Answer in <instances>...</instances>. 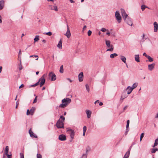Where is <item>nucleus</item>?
Here are the masks:
<instances>
[{"mask_svg": "<svg viewBox=\"0 0 158 158\" xmlns=\"http://www.w3.org/2000/svg\"><path fill=\"white\" fill-rule=\"evenodd\" d=\"M71 102V100L69 98H64L62 100V103L60 104L59 107L61 108H64L67 106Z\"/></svg>", "mask_w": 158, "mask_h": 158, "instance_id": "nucleus-2", "label": "nucleus"}, {"mask_svg": "<svg viewBox=\"0 0 158 158\" xmlns=\"http://www.w3.org/2000/svg\"><path fill=\"white\" fill-rule=\"evenodd\" d=\"M29 133L30 134V136L32 137L35 138H37V137L36 135L35 134L31 131V128L29 130Z\"/></svg>", "mask_w": 158, "mask_h": 158, "instance_id": "nucleus-14", "label": "nucleus"}, {"mask_svg": "<svg viewBox=\"0 0 158 158\" xmlns=\"http://www.w3.org/2000/svg\"><path fill=\"white\" fill-rule=\"evenodd\" d=\"M37 96H35V97L33 103H35L37 102Z\"/></svg>", "mask_w": 158, "mask_h": 158, "instance_id": "nucleus-38", "label": "nucleus"}, {"mask_svg": "<svg viewBox=\"0 0 158 158\" xmlns=\"http://www.w3.org/2000/svg\"><path fill=\"white\" fill-rule=\"evenodd\" d=\"M1 16L0 15V23H2V21L1 20Z\"/></svg>", "mask_w": 158, "mask_h": 158, "instance_id": "nucleus-58", "label": "nucleus"}, {"mask_svg": "<svg viewBox=\"0 0 158 158\" xmlns=\"http://www.w3.org/2000/svg\"><path fill=\"white\" fill-rule=\"evenodd\" d=\"M143 55L144 56H145L146 57H147V56H148V55H147V54L145 52L143 54Z\"/></svg>", "mask_w": 158, "mask_h": 158, "instance_id": "nucleus-49", "label": "nucleus"}, {"mask_svg": "<svg viewBox=\"0 0 158 158\" xmlns=\"http://www.w3.org/2000/svg\"><path fill=\"white\" fill-rule=\"evenodd\" d=\"M121 14L122 17L124 20H126V19L128 17V15L126 14L125 10L123 9H121Z\"/></svg>", "mask_w": 158, "mask_h": 158, "instance_id": "nucleus-8", "label": "nucleus"}, {"mask_svg": "<svg viewBox=\"0 0 158 158\" xmlns=\"http://www.w3.org/2000/svg\"><path fill=\"white\" fill-rule=\"evenodd\" d=\"M47 76V74H44L39 79V81L40 82V86L41 87L45 83V77Z\"/></svg>", "mask_w": 158, "mask_h": 158, "instance_id": "nucleus-4", "label": "nucleus"}, {"mask_svg": "<svg viewBox=\"0 0 158 158\" xmlns=\"http://www.w3.org/2000/svg\"><path fill=\"white\" fill-rule=\"evenodd\" d=\"M87 130V127L85 126H84L83 127V132H86Z\"/></svg>", "mask_w": 158, "mask_h": 158, "instance_id": "nucleus-43", "label": "nucleus"}, {"mask_svg": "<svg viewBox=\"0 0 158 158\" xmlns=\"http://www.w3.org/2000/svg\"><path fill=\"white\" fill-rule=\"evenodd\" d=\"M21 54V51L20 50H19V55Z\"/></svg>", "mask_w": 158, "mask_h": 158, "instance_id": "nucleus-55", "label": "nucleus"}, {"mask_svg": "<svg viewBox=\"0 0 158 158\" xmlns=\"http://www.w3.org/2000/svg\"><path fill=\"white\" fill-rule=\"evenodd\" d=\"M2 158H6V156H5L4 155H4H3Z\"/></svg>", "mask_w": 158, "mask_h": 158, "instance_id": "nucleus-64", "label": "nucleus"}, {"mask_svg": "<svg viewBox=\"0 0 158 158\" xmlns=\"http://www.w3.org/2000/svg\"><path fill=\"white\" fill-rule=\"evenodd\" d=\"M20 158H24V153H20Z\"/></svg>", "mask_w": 158, "mask_h": 158, "instance_id": "nucleus-40", "label": "nucleus"}, {"mask_svg": "<svg viewBox=\"0 0 158 158\" xmlns=\"http://www.w3.org/2000/svg\"><path fill=\"white\" fill-rule=\"evenodd\" d=\"M118 56L117 54L116 53H114L113 54H111L110 55V57L111 58H114L115 57H116Z\"/></svg>", "mask_w": 158, "mask_h": 158, "instance_id": "nucleus-26", "label": "nucleus"}, {"mask_svg": "<svg viewBox=\"0 0 158 158\" xmlns=\"http://www.w3.org/2000/svg\"><path fill=\"white\" fill-rule=\"evenodd\" d=\"M50 8L52 10H54L56 11H58L57 7L56 6H51Z\"/></svg>", "mask_w": 158, "mask_h": 158, "instance_id": "nucleus-21", "label": "nucleus"}, {"mask_svg": "<svg viewBox=\"0 0 158 158\" xmlns=\"http://www.w3.org/2000/svg\"><path fill=\"white\" fill-rule=\"evenodd\" d=\"M133 90L130 86H128L126 89L127 91V93L128 94H130Z\"/></svg>", "mask_w": 158, "mask_h": 158, "instance_id": "nucleus-18", "label": "nucleus"}, {"mask_svg": "<svg viewBox=\"0 0 158 158\" xmlns=\"http://www.w3.org/2000/svg\"><path fill=\"white\" fill-rule=\"evenodd\" d=\"M129 124H127L126 128H127V129L129 127Z\"/></svg>", "mask_w": 158, "mask_h": 158, "instance_id": "nucleus-57", "label": "nucleus"}, {"mask_svg": "<svg viewBox=\"0 0 158 158\" xmlns=\"http://www.w3.org/2000/svg\"><path fill=\"white\" fill-rule=\"evenodd\" d=\"M48 76L49 77L51 78V80L52 81H54L56 79V76L53 72L49 73L48 74Z\"/></svg>", "mask_w": 158, "mask_h": 158, "instance_id": "nucleus-6", "label": "nucleus"}, {"mask_svg": "<svg viewBox=\"0 0 158 158\" xmlns=\"http://www.w3.org/2000/svg\"><path fill=\"white\" fill-rule=\"evenodd\" d=\"M2 67H0V73L1 72L2 70Z\"/></svg>", "mask_w": 158, "mask_h": 158, "instance_id": "nucleus-61", "label": "nucleus"}, {"mask_svg": "<svg viewBox=\"0 0 158 158\" xmlns=\"http://www.w3.org/2000/svg\"><path fill=\"white\" fill-rule=\"evenodd\" d=\"M89 150H90V148H89V149L88 148H87L86 149V152H87Z\"/></svg>", "mask_w": 158, "mask_h": 158, "instance_id": "nucleus-60", "label": "nucleus"}, {"mask_svg": "<svg viewBox=\"0 0 158 158\" xmlns=\"http://www.w3.org/2000/svg\"><path fill=\"white\" fill-rule=\"evenodd\" d=\"M39 81H38V82L36 83L35 84L31 85V86L32 87H35L36 86L38 85L39 84Z\"/></svg>", "mask_w": 158, "mask_h": 158, "instance_id": "nucleus-39", "label": "nucleus"}, {"mask_svg": "<svg viewBox=\"0 0 158 158\" xmlns=\"http://www.w3.org/2000/svg\"><path fill=\"white\" fill-rule=\"evenodd\" d=\"M106 46L110 48L107 50L106 51H112L114 49V47L113 45L110 44V40H106Z\"/></svg>", "mask_w": 158, "mask_h": 158, "instance_id": "nucleus-5", "label": "nucleus"}, {"mask_svg": "<svg viewBox=\"0 0 158 158\" xmlns=\"http://www.w3.org/2000/svg\"><path fill=\"white\" fill-rule=\"evenodd\" d=\"M37 158H42V156L40 154H38L37 155Z\"/></svg>", "mask_w": 158, "mask_h": 158, "instance_id": "nucleus-44", "label": "nucleus"}, {"mask_svg": "<svg viewBox=\"0 0 158 158\" xmlns=\"http://www.w3.org/2000/svg\"><path fill=\"white\" fill-rule=\"evenodd\" d=\"M147 58H148V61L150 62H152L153 61V59L152 58L151 56H147Z\"/></svg>", "mask_w": 158, "mask_h": 158, "instance_id": "nucleus-31", "label": "nucleus"}, {"mask_svg": "<svg viewBox=\"0 0 158 158\" xmlns=\"http://www.w3.org/2000/svg\"><path fill=\"white\" fill-rule=\"evenodd\" d=\"M7 156L8 158H11V155H9L8 153V154H5Z\"/></svg>", "mask_w": 158, "mask_h": 158, "instance_id": "nucleus-48", "label": "nucleus"}, {"mask_svg": "<svg viewBox=\"0 0 158 158\" xmlns=\"http://www.w3.org/2000/svg\"><path fill=\"white\" fill-rule=\"evenodd\" d=\"M125 21L129 25L132 26V22L131 19L130 18H127Z\"/></svg>", "mask_w": 158, "mask_h": 158, "instance_id": "nucleus-15", "label": "nucleus"}, {"mask_svg": "<svg viewBox=\"0 0 158 158\" xmlns=\"http://www.w3.org/2000/svg\"><path fill=\"white\" fill-rule=\"evenodd\" d=\"M87 157V155L85 154H83L81 158H86Z\"/></svg>", "mask_w": 158, "mask_h": 158, "instance_id": "nucleus-46", "label": "nucleus"}, {"mask_svg": "<svg viewBox=\"0 0 158 158\" xmlns=\"http://www.w3.org/2000/svg\"><path fill=\"white\" fill-rule=\"evenodd\" d=\"M86 112L87 114V118H89L90 117L91 114V112L89 110H86Z\"/></svg>", "mask_w": 158, "mask_h": 158, "instance_id": "nucleus-20", "label": "nucleus"}, {"mask_svg": "<svg viewBox=\"0 0 158 158\" xmlns=\"http://www.w3.org/2000/svg\"><path fill=\"white\" fill-rule=\"evenodd\" d=\"M16 108H17V107L18 106H19V101H18L16 102Z\"/></svg>", "mask_w": 158, "mask_h": 158, "instance_id": "nucleus-47", "label": "nucleus"}, {"mask_svg": "<svg viewBox=\"0 0 158 158\" xmlns=\"http://www.w3.org/2000/svg\"><path fill=\"white\" fill-rule=\"evenodd\" d=\"M121 60L124 63H125V64H126V59L125 56H121Z\"/></svg>", "mask_w": 158, "mask_h": 158, "instance_id": "nucleus-24", "label": "nucleus"}, {"mask_svg": "<svg viewBox=\"0 0 158 158\" xmlns=\"http://www.w3.org/2000/svg\"><path fill=\"white\" fill-rule=\"evenodd\" d=\"M88 35L89 36H90L92 34V31L90 30H89L88 32Z\"/></svg>", "mask_w": 158, "mask_h": 158, "instance_id": "nucleus-41", "label": "nucleus"}, {"mask_svg": "<svg viewBox=\"0 0 158 158\" xmlns=\"http://www.w3.org/2000/svg\"><path fill=\"white\" fill-rule=\"evenodd\" d=\"M130 123V121L129 120H128L127 121V124H129Z\"/></svg>", "mask_w": 158, "mask_h": 158, "instance_id": "nucleus-54", "label": "nucleus"}, {"mask_svg": "<svg viewBox=\"0 0 158 158\" xmlns=\"http://www.w3.org/2000/svg\"><path fill=\"white\" fill-rule=\"evenodd\" d=\"M66 131L69 134L70 136L71 139V141H72L74 139L75 135L74 131L70 128L68 127L66 128Z\"/></svg>", "mask_w": 158, "mask_h": 158, "instance_id": "nucleus-3", "label": "nucleus"}, {"mask_svg": "<svg viewBox=\"0 0 158 158\" xmlns=\"http://www.w3.org/2000/svg\"><path fill=\"white\" fill-rule=\"evenodd\" d=\"M115 17L118 23L121 22V17L118 11H116L115 13Z\"/></svg>", "mask_w": 158, "mask_h": 158, "instance_id": "nucleus-7", "label": "nucleus"}, {"mask_svg": "<svg viewBox=\"0 0 158 158\" xmlns=\"http://www.w3.org/2000/svg\"><path fill=\"white\" fill-rule=\"evenodd\" d=\"M157 151H158V148H152V149L151 152L153 153H154Z\"/></svg>", "mask_w": 158, "mask_h": 158, "instance_id": "nucleus-28", "label": "nucleus"}, {"mask_svg": "<svg viewBox=\"0 0 158 158\" xmlns=\"http://www.w3.org/2000/svg\"><path fill=\"white\" fill-rule=\"evenodd\" d=\"M69 1L71 3H74V2L73 1V0H69Z\"/></svg>", "mask_w": 158, "mask_h": 158, "instance_id": "nucleus-62", "label": "nucleus"}, {"mask_svg": "<svg viewBox=\"0 0 158 158\" xmlns=\"http://www.w3.org/2000/svg\"><path fill=\"white\" fill-rule=\"evenodd\" d=\"M135 60L137 61V62H140L139 60V55H135Z\"/></svg>", "mask_w": 158, "mask_h": 158, "instance_id": "nucleus-23", "label": "nucleus"}, {"mask_svg": "<svg viewBox=\"0 0 158 158\" xmlns=\"http://www.w3.org/2000/svg\"><path fill=\"white\" fill-rule=\"evenodd\" d=\"M63 65H62L60 68V72L61 73H63Z\"/></svg>", "mask_w": 158, "mask_h": 158, "instance_id": "nucleus-32", "label": "nucleus"}, {"mask_svg": "<svg viewBox=\"0 0 158 158\" xmlns=\"http://www.w3.org/2000/svg\"><path fill=\"white\" fill-rule=\"evenodd\" d=\"M24 86V85L23 84H22L19 87V88H21L22 87H23Z\"/></svg>", "mask_w": 158, "mask_h": 158, "instance_id": "nucleus-51", "label": "nucleus"}, {"mask_svg": "<svg viewBox=\"0 0 158 158\" xmlns=\"http://www.w3.org/2000/svg\"><path fill=\"white\" fill-rule=\"evenodd\" d=\"M59 139L61 141L65 140L66 139V136L64 135H60L59 136Z\"/></svg>", "mask_w": 158, "mask_h": 158, "instance_id": "nucleus-13", "label": "nucleus"}, {"mask_svg": "<svg viewBox=\"0 0 158 158\" xmlns=\"http://www.w3.org/2000/svg\"><path fill=\"white\" fill-rule=\"evenodd\" d=\"M106 30V29L104 28H102L101 30V31L103 32H105Z\"/></svg>", "mask_w": 158, "mask_h": 158, "instance_id": "nucleus-42", "label": "nucleus"}, {"mask_svg": "<svg viewBox=\"0 0 158 158\" xmlns=\"http://www.w3.org/2000/svg\"><path fill=\"white\" fill-rule=\"evenodd\" d=\"M64 35H66L68 38H69L71 36V34L69 30V28L68 25H67V32L65 34H64Z\"/></svg>", "mask_w": 158, "mask_h": 158, "instance_id": "nucleus-10", "label": "nucleus"}, {"mask_svg": "<svg viewBox=\"0 0 158 158\" xmlns=\"http://www.w3.org/2000/svg\"><path fill=\"white\" fill-rule=\"evenodd\" d=\"M35 110V107H32L31 109L30 110H29L28 109L27 112V115H28L30 114L33 115Z\"/></svg>", "mask_w": 158, "mask_h": 158, "instance_id": "nucleus-9", "label": "nucleus"}, {"mask_svg": "<svg viewBox=\"0 0 158 158\" xmlns=\"http://www.w3.org/2000/svg\"><path fill=\"white\" fill-rule=\"evenodd\" d=\"M57 47L60 49L62 48V40H60L59 42V43L57 45Z\"/></svg>", "mask_w": 158, "mask_h": 158, "instance_id": "nucleus-22", "label": "nucleus"}, {"mask_svg": "<svg viewBox=\"0 0 158 158\" xmlns=\"http://www.w3.org/2000/svg\"><path fill=\"white\" fill-rule=\"evenodd\" d=\"M47 35L51 36L52 35V33L51 32H48L46 34Z\"/></svg>", "mask_w": 158, "mask_h": 158, "instance_id": "nucleus-45", "label": "nucleus"}, {"mask_svg": "<svg viewBox=\"0 0 158 158\" xmlns=\"http://www.w3.org/2000/svg\"><path fill=\"white\" fill-rule=\"evenodd\" d=\"M39 40V36L38 35H36L35 37V38L34 39V43H35V42H37L38 41V40Z\"/></svg>", "mask_w": 158, "mask_h": 158, "instance_id": "nucleus-27", "label": "nucleus"}, {"mask_svg": "<svg viewBox=\"0 0 158 158\" xmlns=\"http://www.w3.org/2000/svg\"><path fill=\"white\" fill-rule=\"evenodd\" d=\"M132 147V145L130 147L128 150L126 152L123 158H127L129 157L130 154V151Z\"/></svg>", "mask_w": 158, "mask_h": 158, "instance_id": "nucleus-11", "label": "nucleus"}, {"mask_svg": "<svg viewBox=\"0 0 158 158\" xmlns=\"http://www.w3.org/2000/svg\"><path fill=\"white\" fill-rule=\"evenodd\" d=\"M65 118L62 116H60L59 119L56 123V126L58 128H64V122Z\"/></svg>", "mask_w": 158, "mask_h": 158, "instance_id": "nucleus-1", "label": "nucleus"}, {"mask_svg": "<svg viewBox=\"0 0 158 158\" xmlns=\"http://www.w3.org/2000/svg\"><path fill=\"white\" fill-rule=\"evenodd\" d=\"M103 104V103L102 102H100V103H99V105L101 106H102V105Z\"/></svg>", "mask_w": 158, "mask_h": 158, "instance_id": "nucleus-59", "label": "nucleus"}, {"mask_svg": "<svg viewBox=\"0 0 158 158\" xmlns=\"http://www.w3.org/2000/svg\"><path fill=\"white\" fill-rule=\"evenodd\" d=\"M30 57H35L37 58L36 59V60H38V56L37 55H31L30 56Z\"/></svg>", "mask_w": 158, "mask_h": 158, "instance_id": "nucleus-34", "label": "nucleus"}, {"mask_svg": "<svg viewBox=\"0 0 158 158\" xmlns=\"http://www.w3.org/2000/svg\"><path fill=\"white\" fill-rule=\"evenodd\" d=\"M85 87L87 91L89 92V86L88 84L85 85Z\"/></svg>", "mask_w": 158, "mask_h": 158, "instance_id": "nucleus-35", "label": "nucleus"}, {"mask_svg": "<svg viewBox=\"0 0 158 158\" xmlns=\"http://www.w3.org/2000/svg\"><path fill=\"white\" fill-rule=\"evenodd\" d=\"M147 7V6L144 5H142L141 6V9L142 11H143Z\"/></svg>", "mask_w": 158, "mask_h": 158, "instance_id": "nucleus-33", "label": "nucleus"}, {"mask_svg": "<svg viewBox=\"0 0 158 158\" xmlns=\"http://www.w3.org/2000/svg\"><path fill=\"white\" fill-rule=\"evenodd\" d=\"M106 34L108 35H110V33L108 31H107Z\"/></svg>", "mask_w": 158, "mask_h": 158, "instance_id": "nucleus-50", "label": "nucleus"}, {"mask_svg": "<svg viewBox=\"0 0 158 158\" xmlns=\"http://www.w3.org/2000/svg\"><path fill=\"white\" fill-rule=\"evenodd\" d=\"M86 28V26L85 25L83 27V30H84Z\"/></svg>", "mask_w": 158, "mask_h": 158, "instance_id": "nucleus-53", "label": "nucleus"}, {"mask_svg": "<svg viewBox=\"0 0 158 158\" xmlns=\"http://www.w3.org/2000/svg\"><path fill=\"white\" fill-rule=\"evenodd\" d=\"M4 5V2L3 1H0V10H2Z\"/></svg>", "mask_w": 158, "mask_h": 158, "instance_id": "nucleus-19", "label": "nucleus"}, {"mask_svg": "<svg viewBox=\"0 0 158 158\" xmlns=\"http://www.w3.org/2000/svg\"><path fill=\"white\" fill-rule=\"evenodd\" d=\"M158 144V138L156 139L155 142V143L154 145L153 146V147H154L155 146H157Z\"/></svg>", "mask_w": 158, "mask_h": 158, "instance_id": "nucleus-25", "label": "nucleus"}, {"mask_svg": "<svg viewBox=\"0 0 158 158\" xmlns=\"http://www.w3.org/2000/svg\"><path fill=\"white\" fill-rule=\"evenodd\" d=\"M154 31L156 32L158 30V24L156 22H155L154 23Z\"/></svg>", "mask_w": 158, "mask_h": 158, "instance_id": "nucleus-16", "label": "nucleus"}, {"mask_svg": "<svg viewBox=\"0 0 158 158\" xmlns=\"http://www.w3.org/2000/svg\"><path fill=\"white\" fill-rule=\"evenodd\" d=\"M155 65V64H149L148 65V68L149 70L150 71H152L154 68Z\"/></svg>", "mask_w": 158, "mask_h": 158, "instance_id": "nucleus-17", "label": "nucleus"}, {"mask_svg": "<svg viewBox=\"0 0 158 158\" xmlns=\"http://www.w3.org/2000/svg\"><path fill=\"white\" fill-rule=\"evenodd\" d=\"M144 133H142L141 134V135H140V141H141V140H142V139H143V137H144Z\"/></svg>", "mask_w": 158, "mask_h": 158, "instance_id": "nucleus-36", "label": "nucleus"}, {"mask_svg": "<svg viewBox=\"0 0 158 158\" xmlns=\"http://www.w3.org/2000/svg\"><path fill=\"white\" fill-rule=\"evenodd\" d=\"M39 71H37L36 72V75H38V74L39 73Z\"/></svg>", "mask_w": 158, "mask_h": 158, "instance_id": "nucleus-63", "label": "nucleus"}, {"mask_svg": "<svg viewBox=\"0 0 158 158\" xmlns=\"http://www.w3.org/2000/svg\"><path fill=\"white\" fill-rule=\"evenodd\" d=\"M137 85H138V84L137 83H135L133 84L132 87H131V88L133 90L137 86Z\"/></svg>", "mask_w": 158, "mask_h": 158, "instance_id": "nucleus-29", "label": "nucleus"}, {"mask_svg": "<svg viewBox=\"0 0 158 158\" xmlns=\"http://www.w3.org/2000/svg\"><path fill=\"white\" fill-rule=\"evenodd\" d=\"M9 152V147L6 146L5 148V154H8Z\"/></svg>", "mask_w": 158, "mask_h": 158, "instance_id": "nucleus-30", "label": "nucleus"}, {"mask_svg": "<svg viewBox=\"0 0 158 158\" xmlns=\"http://www.w3.org/2000/svg\"><path fill=\"white\" fill-rule=\"evenodd\" d=\"M144 36H145V35L144 34H143V38L140 41V42H143L144 41Z\"/></svg>", "mask_w": 158, "mask_h": 158, "instance_id": "nucleus-37", "label": "nucleus"}, {"mask_svg": "<svg viewBox=\"0 0 158 158\" xmlns=\"http://www.w3.org/2000/svg\"><path fill=\"white\" fill-rule=\"evenodd\" d=\"M127 106H125L123 108L124 110H126L127 109Z\"/></svg>", "mask_w": 158, "mask_h": 158, "instance_id": "nucleus-52", "label": "nucleus"}, {"mask_svg": "<svg viewBox=\"0 0 158 158\" xmlns=\"http://www.w3.org/2000/svg\"><path fill=\"white\" fill-rule=\"evenodd\" d=\"M97 102H98V103H99V101L98 100L97 101H95V102H94V104H96V103H97Z\"/></svg>", "mask_w": 158, "mask_h": 158, "instance_id": "nucleus-56", "label": "nucleus"}, {"mask_svg": "<svg viewBox=\"0 0 158 158\" xmlns=\"http://www.w3.org/2000/svg\"><path fill=\"white\" fill-rule=\"evenodd\" d=\"M78 79L80 82H81L83 79V74L82 72H81L78 75Z\"/></svg>", "mask_w": 158, "mask_h": 158, "instance_id": "nucleus-12", "label": "nucleus"}]
</instances>
